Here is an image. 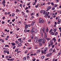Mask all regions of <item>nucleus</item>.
I'll return each mask as SVG.
<instances>
[{"label": "nucleus", "mask_w": 61, "mask_h": 61, "mask_svg": "<svg viewBox=\"0 0 61 61\" xmlns=\"http://www.w3.org/2000/svg\"><path fill=\"white\" fill-rule=\"evenodd\" d=\"M60 38H59V39L58 40V42H60Z\"/></svg>", "instance_id": "60"}, {"label": "nucleus", "mask_w": 61, "mask_h": 61, "mask_svg": "<svg viewBox=\"0 0 61 61\" xmlns=\"http://www.w3.org/2000/svg\"><path fill=\"white\" fill-rule=\"evenodd\" d=\"M57 35V32H56L55 34V36H56V35Z\"/></svg>", "instance_id": "37"}, {"label": "nucleus", "mask_w": 61, "mask_h": 61, "mask_svg": "<svg viewBox=\"0 0 61 61\" xmlns=\"http://www.w3.org/2000/svg\"><path fill=\"white\" fill-rule=\"evenodd\" d=\"M51 34H52V35H54V32H51Z\"/></svg>", "instance_id": "32"}, {"label": "nucleus", "mask_w": 61, "mask_h": 61, "mask_svg": "<svg viewBox=\"0 0 61 61\" xmlns=\"http://www.w3.org/2000/svg\"><path fill=\"white\" fill-rule=\"evenodd\" d=\"M51 46V45L50 44H49L48 45L49 47H50Z\"/></svg>", "instance_id": "56"}, {"label": "nucleus", "mask_w": 61, "mask_h": 61, "mask_svg": "<svg viewBox=\"0 0 61 61\" xmlns=\"http://www.w3.org/2000/svg\"><path fill=\"white\" fill-rule=\"evenodd\" d=\"M26 29H25V30H24V31L25 33L26 32H27V30H26Z\"/></svg>", "instance_id": "46"}, {"label": "nucleus", "mask_w": 61, "mask_h": 61, "mask_svg": "<svg viewBox=\"0 0 61 61\" xmlns=\"http://www.w3.org/2000/svg\"><path fill=\"white\" fill-rule=\"evenodd\" d=\"M21 39H21V38H20L18 39V41H21Z\"/></svg>", "instance_id": "30"}, {"label": "nucleus", "mask_w": 61, "mask_h": 61, "mask_svg": "<svg viewBox=\"0 0 61 61\" xmlns=\"http://www.w3.org/2000/svg\"><path fill=\"white\" fill-rule=\"evenodd\" d=\"M19 12V10L18 9H17L16 11V12L17 13V12Z\"/></svg>", "instance_id": "16"}, {"label": "nucleus", "mask_w": 61, "mask_h": 61, "mask_svg": "<svg viewBox=\"0 0 61 61\" xmlns=\"http://www.w3.org/2000/svg\"><path fill=\"white\" fill-rule=\"evenodd\" d=\"M60 54H61V52H59V53L58 54L57 56H59Z\"/></svg>", "instance_id": "33"}, {"label": "nucleus", "mask_w": 61, "mask_h": 61, "mask_svg": "<svg viewBox=\"0 0 61 61\" xmlns=\"http://www.w3.org/2000/svg\"><path fill=\"white\" fill-rule=\"evenodd\" d=\"M24 16V17L26 18V17H27V15H25Z\"/></svg>", "instance_id": "31"}, {"label": "nucleus", "mask_w": 61, "mask_h": 61, "mask_svg": "<svg viewBox=\"0 0 61 61\" xmlns=\"http://www.w3.org/2000/svg\"><path fill=\"white\" fill-rule=\"evenodd\" d=\"M18 46H22V44L21 43H20L18 44Z\"/></svg>", "instance_id": "22"}, {"label": "nucleus", "mask_w": 61, "mask_h": 61, "mask_svg": "<svg viewBox=\"0 0 61 61\" xmlns=\"http://www.w3.org/2000/svg\"><path fill=\"white\" fill-rule=\"evenodd\" d=\"M55 8L54 7H53V8L52 9V10H55Z\"/></svg>", "instance_id": "45"}, {"label": "nucleus", "mask_w": 61, "mask_h": 61, "mask_svg": "<svg viewBox=\"0 0 61 61\" xmlns=\"http://www.w3.org/2000/svg\"><path fill=\"white\" fill-rule=\"evenodd\" d=\"M40 52H41V50H38L36 52L37 53H38V52L39 53Z\"/></svg>", "instance_id": "14"}, {"label": "nucleus", "mask_w": 61, "mask_h": 61, "mask_svg": "<svg viewBox=\"0 0 61 61\" xmlns=\"http://www.w3.org/2000/svg\"><path fill=\"white\" fill-rule=\"evenodd\" d=\"M41 37H43V33L42 32L41 33Z\"/></svg>", "instance_id": "11"}, {"label": "nucleus", "mask_w": 61, "mask_h": 61, "mask_svg": "<svg viewBox=\"0 0 61 61\" xmlns=\"http://www.w3.org/2000/svg\"><path fill=\"white\" fill-rule=\"evenodd\" d=\"M54 7H56L57 6V5H54Z\"/></svg>", "instance_id": "55"}, {"label": "nucleus", "mask_w": 61, "mask_h": 61, "mask_svg": "<svg viewBox=\"0 0 61 61\" xmlns=\"http://www.w3.org/2000/svg\"><path fill=\"white\" fill-rule=\"evenodd\" d=\"M45 5V3H43L41 4V6H43V5Z\"/></svg>", "instance_id": "26"}, {"label": "nucleus", "mask_w": 61, "mask_h": 61, "mask_svg": "<svg viewBox=\"0 0 61 61\" xmlns=\"http://www.w3.org/2000/svg\"><path fill=\"white\" fill-rule=\"evenodd\" d=\"M46 11H45L43 10V15H45V13H46Z\"/></svg>", "instance_id": "18"}, {"label": "nucleus", "mask_w": 61, "mask_h": 61, "mask_svg": "<svg viewBox=\"0 0 61 61\" xmlns=\"http://www.w3.org/2000/svg\"><path fill=\"white\" fill-rule=\"evenodd\" d=\"M30 31L31 32H32V33H34V30H31Z\"/></svg>", "instance_id": "41"}, {"label": "nucleus", "mask_w": 61, "mask_h": 61, "mask_svg": "<svg viewBox=\"0 0 61 61\" xmlns=\"http://www.w3.org/2000/svg\"><path fill=\"white\" fill-rule=\"evenodd\" d=\"M34 33H35V34H36L37 33V29L35 30L34 31Z\"/></svg>", "instance_id": "10"}, {"label": "nucleus", "mask_w": 61, "mask_h": 61, "mask_svg": "<svg viewBox=\"0 0 61 61\" xmlns=\"http://www.w3.org/2000/svg\"><path fill=\"white\" fill-rule=\"evenodd\" d=\"M47 10H50L51 8V7H47Z\"/></svg>", "instance_id": "6"}, {"label": "nucleus", "mask_w": 61, "mask_h": 61, "mask_svg": "<svg viewBox=\"0 0 61 61\" xmlns=\"http://www.w3.org/2000/svg\"><path fill=\"white\" fill-rule=\"evenodd\" d=\"M39 46H42V43H40L39 44Z\"/></svg>", "instance_id": "42"}, {"label": "nucleus", "mask_w": 61, "mask_h": 61, "mask_svg": "<svg viewBox=\"0 0 61 61\" xmlns=\"http://www.w3.org/2000/svg\"><path fill=\"white\" fill-rule=\"evenodd\" d=\"M9 36H6V38H8V39L9 38Z\"/></svg>", "instance_id": "61"}, {"label": "nucleus", "mask_w": 61, "mask_h": 61, "mask_svg": "<svg viewBox=\"0 0 61 61\" xmlns=\"http://www.w3.org/2000/svg\"><path fill=\"white\" fill-rule=\"evenodd\" d=\"M19 49L18 48H17V49H16L15 51V52H17V51H18Z\"/></svg>", "instance_id": "29"}, {"label": "nucleus", "mask_w": 61, "mask_h": 61, "mask_svg": "<svg viewBox=\"0 0 61 61\" xmlns=\"http://www.w3.org/2000/svg\"><path fill=\"white\" fill-rule=\"evenodd\" d=\"M5 15H7V12H5Z\"/></svg>", "instance_id": "57"}, {"label": "nucleus", "mask_w": 61, "mask_h": 61, "mask_svg": "<svg viewBox=\"0 0 61 61\" xmlns=\"http://www.w3.org/2000/svg\"><path fill=\"white\" fill-rule=\"evenodd\" d=\"M51 5H52V6H54V3H53V2H52L51 3Z\"/></svg>", "instance_id": "49"}, {"label": "nucleus", "mask_w": 61, "mask_h": 61, "mask_svg": "<svg viewBox=\"0 0 61 61\" xmlns=\"http://www.w3.org/2000/svg\"><path fill=\"white\" fill-rule=\"evenodd\" d=\"M27 25H28V27H30V26H31V25H29V24H28Z\"/></svg>", "instance_id": "44"}, {"label": "nucleus", "mask_w": 61, "mask_h": 61, "mask_svg": "<svg viewBox=\"0 0 61 61\" xmlns=\"http://www.w3.org/2000/svg\"><path fill=\"white\" fill-rule=\"evenodd\" d=\"M15 46H13V49H15Z\"/></svg>", "instance_id": "51"}, {"label": "nucleus", "mask_w": 61, "mask_h": 61, "mask_svg": "<svg viewBox=\"0 0 61 61\" xmlns=\"http://www.w3.org/2000/svg\"><path fill=\"white\" fill-rule=\"evenodd\" d=\"M50 44L52 46V45H53V42H51L50 43Z\"/></svg>", "instance_id": "48"}, {"label": "nucleus", "mask_w": 61, "mask_h": 61, "mask_svg": "<svg viewBox=\"0 0 61 61\" xmlns=\"http://www.w3.org/2000/svg\"><path fill=\"white\" fill-rule=\"evenodd\" d=\"M52 50H53V49L52 48H51L50 50V51H52Z\"/></svg>", "instance_id": "59"}, {"label": "nucleus", "mask_w": 61, "mask_h": 61, "mask_svg": "<svg viewBox=\"0 0 61 61\" xmlns=\"http://www.w3.org/2000/svg\"><path fill=\"white\" fill-rule=\"evenodd\" d=\"M14 15H15V14L14 13H12V16H14Z\"/></svg>", "instance_id": "36"}, {"label": "nucleus", "mask_w": 61, "mask_h": 61, "mask_svg": "<svg viewBox=\"0 0 61 61\" xmlns=\"http://www.w3.org/2000/svg\"><path fill=\"white\" fill-rule=\"evenodd\" d=\"M11 45H12V46H15V43L14 42H12L11 43Z\"/></svg>", "instance_id": "8"}, {"label": "nucleus", "mask_w": 61, "mask_h": 61, "mask_svg": "<svg viewBox=\"0 0 61 61\" xmlns=\"http://www.w3.org/2000/svg\"><path fill=\"white\" fill-rule=\"evenodd\" d=\"M52 29H51L49 31V33H51V31H52Z\"/></svg>", "instance_id": "50"}, {"label": "nucleus", "mask_w": 61, "mask_h": 61, "mask_svg": "<svg viewBox=\"0 0 61 61\" xmlns=\"http://www.w3.org/2000/svg\"><path fill=\"white\" fill-rule=\"evenodd\" d=\"M3 3H5V0H3Z\"/></svg>", "instance_id": "64"}, {"label": "nucleus", "mask_w": 61, "mask_h": 61, "mask_svg": "<svg viewBox=\"0 0 61 61\" xmlns=\"http://www.w3.org/2000/svg\"><path fill=\"white\" fill-rule=\"evenodd\" d=\"M28 9V8L27 7H26L25 8V10H27V9Z\"/></svg>", "instance_id": "39"}, {"label": "nucleus", "mask_w": 61, "mask_h": 61, "mask_svg": "<svg viewBox=\"0 0 61 61\" xmlns=\"http://www.w3.org/2000/svg\"><path fill=\"white\" fill-rule=\"evenodd\" d=\"M15 43H16V44H18V43H18V41H15Z\"/></svg>", "instance_id": "27"}, {"label": "nucleus", "mask_w": 61, "mask_h": 61, "mask_svg": "<svg viewBox=\"0 0 61 61\" xmlns=\"http://www.w3.org/2000/svg\"><path fill=\"white\" fill-rule=\"evenodd\" d=\"M43 11H44V10H41L40 11V13H43Z\"/></svg>", "instance_id": "28"}, {"label": "nucleus", "mask_w": 61, "mask_h": 61, "mask_svg": "<svg viewBox=\"0 0 61 61\" xmlns=\"http://www.w3.org/2000/svg\"><path fill=\"white\" fill-rule=\"evenodd\" d=\"M30 31V30H27V32H29V31Z\"/></svg>", "instance_id": "58"}, {"label": "nucleus", "mask_w": 61, "mask_h": 61, "mask_svg": "<svg viewBox=\"0 0 61 61\" xmlns=\"http://www.w3.org/2000/svg\"><path fill=\"white\" fill-rule=\"evenodd\" d=\"M41 52L42 54H43L44 53V51H43V50H42L41 51Z\"/></svg>", "instance_id": "43"}, {"label": "nucleus", "mask_w": 61, "mask_h": 61, "mask_svg": "<svg viewBox=\"0 0 61 61\" xmlns=\"http://www.w3.org/2000/svg\"><path fill=\"white\" fill-rule=\"evenodd\" d=\"M44 57H45V56H43L41 57V58L42 59H43L44 58Z\"/></svg>", "instance_id": "17"}, {"label": "nucleus", "mask_w": 61, "mask_h": 61, "mask_svg": "<svg viewBox=\"0 0 61 61\" xmlns=\"http://www.w3.org/2000/svg\"><path fill=\"white\" fill-rule=\"evenodd\" d=\"M45 39L44 38H43V41H42V42L43 44H45L46 43V41L44 40Z\"/></svg>", "instance_id": "3"}, {"label": "nucleus", "mask_w": 61, "mask_h": 61, "mask_svg": "<svg viewBox=\"0 0 61 61\" xmlns=\"http://www.w3.org/2000/svg\"><path fill=\"white\" fill-rule=\"evenodd\" d=\"M5 53H7V51H6V50H5L4 51V53H5Z\"/></svg>", "instance_id": "34"}, {"label": "nucleus", "mask_w": 61, "mask_h": 61, "mask_svg": "<svg viewBox=\"0 0 61 61\" xmlns=\"http://www.w3.org/2000/svg\"><path fill=\"white\" fill-rule=\"evenodd\" d=\"M54 24L55 25H57V23H56V22H55L54 23Z\"/></svg>", "instance_id": "62"}, {"label": "nucleus", "mask_w": 61, "mask_h": 61, "mask_svg": "<svg viewBox=\"0 0 61 61\" xmlns=\"http://www.w3.org/2000/svg\"><path fill=\"white\" fill-rule=\"evenodd\" d=\"M21 14L22 15H25V13L24 12H23V11H22L21 12Z\"/></svg>", "instance_id": "12"}, {"label": "nucleus", "mask_w": 61, "mask_h": 61, "mask_svg": "<svg viewBox=\"0 0 61 61\" xmlns=\"http://www.w3.org/2000/svg\"><path fill=\"white\" fill-rule=\"evenodd\" d=\"M44 34V37L45 38H46V37L47 36H46V32H45V33H43Z\"/></svg>", "instance_id": "9"}, {"label": "nucleus", "mask_w": 61, "mask_h": 61, "mask_svg": "<svg viewBox=\"0 0 61 61\" xmlns=\"http://www.w3.org/2000/svg\"><path fill=\"white\" fill-rule=\"evenodd\" d=\"M45 28H43L42 29V31L43 33H46V32H45L44 30H45Z\"/></svg>", "instance_id": "7"}, {"label": "nucleus", "mask_w": 61, "mask_h": 61, "mask_svg": "<svg viewBox=\"0 0 61 61\" xmlns=\"http://www.w3.org/2000/svg\"><path fill=\"white\" fill-rule=\"evenodd\" d=\"M55 47V45H52V48H54Z\"/></svg>", "instance_id": "35"}, {"label": "nucleus", "mask_w": 61, "mask_h": 61, "mask_svg": "<svg viewBox=\"0 0 61 61\" xmlns=\"http://www.w3.org/2000/svg\"><path fill=\"white\" fill-rule=\"evenodd\" d=\"M21 52V51H18L17 52V54H18V53H20V52Z\"/></svg>", "instance_id": "53"}, {"label": "nucleus", "mask_w": 61, "mask_h": 61, "mask_svg": "<svg viewBox=\"0 0 61 61\" xmlns=\"http://www.w3.org/2000/svg\"><path fill=\"white\" fill-rule=\"evenodd\" d=\"M22 4H21L20 5V7H22Z\"/></svg>", "instance_id": "54"}, {"label": "nucleus", "mask_w": 61, "mask_h": 61, "mask_svg": "<svg viewBox=\"0 0 61 61\" xmlns=\"http://www.w3.org/2000/svg\"><path fill=\"white\" fill-rule=\"evenodd\" d=\"M52 40L53 41H54V42L56 43V38L54 37V38H53L52 39Z\"/></svg>", "instance_id": "5"}, {"label": "nucleus", "mask_w": 61, "mask_h": 61, "mask_svg": "<svg viewBox=\"0 0 61 61\" xmlns=\"http://www.w3.org/2000/svg\"><path fill=\"white\" fill-rule=\"evenodd\" d=\"M43 41V38L42 39H40L39 40V42H42Z\"/></svg>", "instance_id": "4"}, {"label": "nucleus", "mask_w": 61, "mask_h": 61, "mask_svg": "<svg viewBox=\"0 0 61 61\" xmlns=\"http://www.w3.org/2000/svg\"><path fill=\"white\" fill-rule=\"evenodd\" d=\"M23 60H25L26 59V57H24L23 59Z\"/></svg>", "instance_id": "24"}, {"label": "nucleus", "mask_w": 61, "mask_h": 61, "mask_svg": "<svg viewBox=\"0 0 61 61\" xmlns=\"http://www.w3.org/2000/svg\"><path fill=\"white\" fill-rule=\"evenodd\" d=\"M46 56H48V57L49 56H50L49 54H47V55H46Z\"/></svg>", "instance_id": "38"}, {"label": "nucleus", "mask_w": 61, "mask_h": 61, "mask_svg": "<svg viewBox=\"0 0 61 61\" xmlns=\"http://www.w3.org/2000/svg\"><path fill=\"white\" fill-rule=\"evenodd\" d=\"M47 23H48V24H49V23H50V21H48Z\"/></svg>", "instance_id": "52"}, {"label": "nucleus", "mask_w": 61, "mask_h": 61, "mask_svg": "<svg viewBox=\"0 0 61 61\" xmlns=\"http://www.w3.org/2000/svg\"><path fill=\"white\" fill-rule=\"evenodd\" d=\"M25 28L26 29L27 28H28V26L27 25H26L25 26Z\"/></svg>", "instance_id": "19"}, {"label": "nucleus", "mask_w": 61, "mask_h": 61, "mask_svg": "<svg viewBox=\"0 0 61 61\" xmlns=\"http://www.w3.org/2000/svg\"><path fill=\"white\" fill-rule=\"evenodd\" d=\"M47 48L46 47L45 49V50L44 51V52H46V50H47Z\"/></svg>", "instance_id": "13"}, {"label": "nucleus", "mask_w": 61, "mask_h": 61, "mask_svg": "<svg viewBox=\"0 0 61 61\" xmlns=\"http://www.w3.org/2000/svg\"><path fill=\"white\" fill-rule=\"evenodd\" d=\"M56 30H57V29H56V28H55L54 30V32H56Z\"/></svg>", "instance_id": "23"}, {"label": "nucleus", "mask_w": 61, "mask_h": 61, "mask_svg": "<svg viewBox=\"0 0 61 61\" xmlns=\"http://www.w3.org/2000/svg\"><path fill=\"white\" fill-rule=\"evenodd\" d=\"M31 38L32 39H33V38H34V35H32L31 36Z\"/></svg>", "instance_id": "15"}, {"label": "nucleus", "mask_w": 61, "mask_h": 61, "mask_svg": "<svg viewBox=\"0 0 61 61\" xmlns=\"http://www.w3.org/2000/svg\"><path fill=\"white\" fill-rule=\"evenodd\" d=\"M46 40H50V38H46Z\"/></svg>", "instance_id": "21"}, {"label": "nucleus", "mask_w": 61, "mask_h": 61, "mask_svg": "<svg viewBox=\"0 0 61 61\" xmlns=\"http://www.w3.org/2000/svg\"><path fill=\"white\" fill-rule=\"evenodd\" d=\"M48 30L49 29L47 28L46 29V32H48Z\"/></svg>", "instance_id": "20"}, {"label": "nucleus", "mask_w": 61, "mask_h": 61, "mask_svg": "<svg viewBox=\"0 0 61 61\" xmlns=\"http://www.w3.org/2000/svg\"><path fill=\"white\" fill-rule=\"evenodd\" d=\"M31 41V40L30 39L28 40V42H30Z\"/></svg>", "instance_id": "63"}, {"label": "nucleus", "mask_w": 61, "mask_h": 61, "mask_svg": "<svg viewBox=\"0 0 61 61\" xmlns=\"http://www.w3.org/2000/svg\"><path fill=\"white\" fill-rule=\"evenodd\" d=\"M53 53H55L56 52V50L55 49H54L53 50Z\"/></svg>", "instance_id": "25"}, {"label": "nucleus", "mask_w": 61, "mask_h": 61, "mask_svg": "<svg viewBox=\"0 0 61 61\" xmlns=\"http://www.w3.org/2000/svg\"><path fill=\"white\" fill-rule=\"evenodd\" d=\"M39 40V39L38 38L36 37H35L34 39V41L35 43L37 42V41Z\"/></svg>", "instance_id": "2"}, {"label": "nucleus", "mask_w": 61, "mask_h": 61, "mask_svg": "<svg viewBox=\"0 0 61 61\" xmlns=\"http://www.w3.org/2000/svg\"><path fill=\"white\" fill-rule=\"evenodd\" d=\"M39 23H40L41 24L43 23L45 21H44V20L42 19L41 18H40L39 19Z\"/></svg>", "instance_id": "1"}, {"label": "nucleus", "mask_w": 61, "mask_h": 61, "mask_svg": "<svg viewBox=\"0 0 61 61\" xmlns=\"http://www.w3.org/2000/svg\"><path fill=\"white\" fill-rule=\"evenodd\" d=\"M60 20H59V21H58V22H57V23L58 24H59L60 23Z\"/></svg>", "instance_id": "40"}, {"label": "nucleus", "mask_w": 61, "mask_h": 61, "mask_svg": "<svg viewBox=\"0 0 61 61\" xmlns=\"http://www.w3.org/2000/svg\"><path fill=\"white\" fill-rule=\"evenodd\" d=\"M27 59H29V56H27Z\"/></svg>", "instance_id": "47"}]
</instances>
